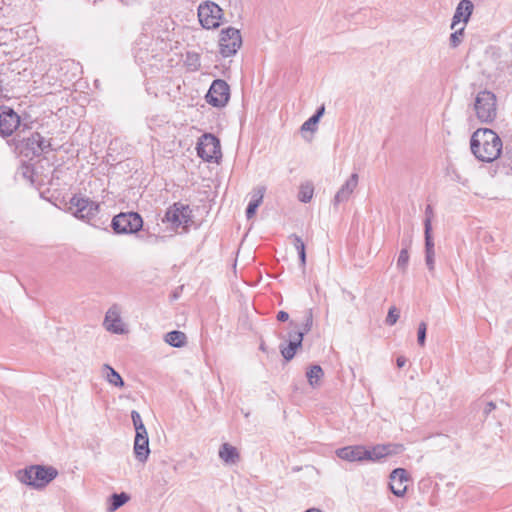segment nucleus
I'll return each instance as SVG.
<instances>
[{"label":"nucleus","mask_w":512,"mask_h":512,"mask_svg":"<svg viewBox=\"0 0 512 512\" xmlns=\"http://www.w3.org/2000/svg\"><path fill=\"white\" fill-rule=\"evenodd\" d=\"M471 151L482 162H493L502 151V140L492 129L479 128L471 136Z\"/></svg>","instance_id":"1"},{"label":"nucleus","mask_w":512,"mask_h":512,"mask_svg":"<svg viewBox=\"0 0 512 512\" xmlns=\"http://www.w3.org/2000/svg\"><path fill=\"white\" fill-rule=\"evenodd\" d=\"M57 475V469L52 466L31 465L18 471L17 478L23 484L35 489H42L53 481Z\"/></svg>","instance_id":"2"},{"label":"nucleus","mask_w":512,"mask_h":512,"mask_svg":"<svg viewBox=\"0 0 512 512\" xmlns=\"http://www.w3.org/2000/svg\"><path fill=\"white\" fill-rule=\"evenodd\" d=\"M474 109L480 122H493L497 116L496 96L494 93L487 90L480 91L475 98Z\"/></svg>","instance_id":"3"},{"label":"nucleus","mask_w":512,"mask_h":512,"mask_svg":"<svg viewBox=\"0 0 512 512\" xmlns=\"http://www.w3.org/2000/svg\"><path fill=\"white\" fill-rule=\"evenodd\" d=\"M69 210L75 217L90 222L98 214L99 204L87 197L75 195L69 201Z\"/></svg>","instance_id":"4"},{"label":"nucleus","mask_w":512,"mask_h":512,"mask_svg":"<svg viewBox=\"0 0 512 512\" xmlns=\"http://www.w3.org/2000/svg\"><path fill=\"white\" fill-rule=\"evenodd\" d=\"M111 226L117 234H134L142 228L143 220L136 212L120 213L113 217Z\"/></svg>","instance_id":"5"},{"label":"nucleus","mask_w":512,"mask_h":512,"mask_svg":"<svg viewBox=\"0 0 512 512\" xmlns=\"http://www.w3.org/2000/svg\"><path fill=\"white\" fill-rule=\"evenodd\" d=\"M196 149L198 156L207 162L217 161L222 156L219 139L210 133L201 136Z\"/></svg>","instance_id":"6"},{"label":"nucleus","mask_w":512,"mask_h":512,"mask_svg":"<svg viewBox=\"0 0 512 512\" xmlns=\"http://www.w3.org/2000/svg\"><path fill=\"white\" fill-rule=\"evenodd\" d=\"M242 45L240 31L233 27L223 29L220 33L219 48L223 57H230L237 53Z\"/></svg>","instance_id":"7"},{"label":"nucleus","mask_w":512,"mask_h":512,"mask_svg":"<svg viewBox=\"0 0 512 512\" xmlns=\"http://www.w3.org/2000/svg\"><path fill=\"white\" fill-rule=\"evenodd\" d=\"M198 18L204 28H217L222 18V9L216 3L207 1L199 5Z\"/></svg>","instance_id":"8"},{"label":"nucleus","mask_w":512,"mask_h":512,"mask_svg":"<svg viewBox=\"0 0 512 512\" xmlns=\"http://www.w3.org/2000/svg\"><path fill=\"white\" fill-rule=\"evenodd\" d=\"M191 213L192 211L188 205L174 203L167 209L163 222L170 223L174 229L180 226L186 227L191 222Z\"/></svg>","instance_id":"9"},{"label":"nucleus","mask_w":512,"mask_h":512,"mask_svg":"<svg viewBox=\"0 0 512 512\" xmlns=\"http://www.w3.org/2000/svg\"><path fill=\"white\" fill-rule=\"evenodd\" d=\"M230 97L229 85L221 79L214 80L206 94V101L214 107H224Z\"/></svg>","instance_id":"10"},{"label":"nucleus","mask_w":512,"mask_h":512,"mask_svg":"<svg viewBox=\"0 0 512 512\" xmlns=\"http://www.w3.org/2000/svg\"><path fill=\"white\" fill-rule=\"evenodd\" d=\"M404 451L402 444H377L371 449L365 447V461L378 462L385 457L397 455Z\"/></svg>","instance_id":"11"},{"label":"nucleus","mask_w":512,"mask_h":512,"mask_svg":"<svg viewBox=\"0 0 512 512\" xmlns=\"http://www.w3.org/2000/svg\"><path fill=\"white\" fill-rule=\"evenodd\" d=\"M19 125L20 116L11 107L0 106V135L11 136Z\"/></svg>","instance_id":"12"},{"label":"nucleus","mask_w":512,"mask_h":512,"mask_svg":"<svg viewBox=\"0 0 512 512\" xmlns=\"http://www.w3.org/2000/svg\"><path fill=\"white\" fill-rule=\"evenodd\" d=\"M103 325L107 331L114 334H124L127 332L125 324L121 319V309L116 304L107 310Z\"/></svg>","instance_id":"13"},{"label":"nucleus","mask_w":512,"mask_h":512,"mask_svg":"<svg viewBox=\"0 0 512 512\" xmlns=\"http://www.w3.org/2000/svg\"><path fill=\"white\" fill-rule=\"evenodd\" d=\"M408 481L407 471L403 468H396L390 474L389 487L391 492L397 496L402 497L407 491V485L405 482Z\"/></svg>","instance_id":"14"},{"label":"nucleus","mask_w":512,"mask_h":512,"mask_svg":"<svg viewBox=\"0 0 512 512\" xmlns=\"http://www.w3.org/2000/svg\"><path fill=\"white\" fill-rule=\"evenodd\" d=\"M359 176L357 173H353L346 182L341 186V188L337 191L336 195L333 199V205L338 206L340 203L346 202L349 200L351 194L354 192L358 185Z\"/></svg>","instance_id":"15"},{"label":"nucleus","mask_w":512,"mask_h":512,"mask_svg":"<svg viewBox=\"0 0 512 512\" xmlns=\"http://www.w3.org/2000/svg\"><path fill=\"white\" fill-rule=\"evenodd\" d=\"M336 455L348 462H362L365 461V446L352 445L342 447L336 450Z\"/></svg>","instance_id":"16"},{"label":"nucleus","mask_w":512,"mask_h":512,"mask_svg":"<svg viewBox=\"0 0 512 512\" xmlns=\"http://www.w3.org/2000/svg\"><path fill=\"white\" fill-rule=\"evenodd\" d=\"M473 8V3L470 0H461L453 15L451 29H455L461 21L466 24L470 19Z\"/></svg>","instance_id":"17"},{"label":"nucleus","mask_w":512,"mask_h":512,"mask_svg":"<svg viewBox=\"0 0 512 512\" xmlns=\"http://www.w3.org/2000/svg\"><path fill=\"white\" fill-rule=\"evenodd\" d=\"M133 449L136 459L141 463H145L150 454L148 434L135 435Z\"/></svg>","instance_id":"18"},{"label":"nucleus","mask_w":512,"mask_h":512,"mask_svg":"<svg viewBox=\"0 0 512 512\" xmlns=\"http://www.w3.org/2000/svg\"><path fill=\"white\" fill-rule=\"evenodd\" d=\"M26 146L32 150L34 155H40L48 151L51 144L50 141L46 140L40 133L35 132L26 139Z\"/></svg>","instance_id":"19"},{"label":"nucleus","mask_w":512,"mask_h":512,"mask_svg":"<svg viewBox=\"0 0 512 512\" xmlns=\"http://www.w3.org/2000/svg\"><path fill=\"white\" fill-rule=\"evenodd\" d=\"M265 186H257L251 192V200L246 209V216L248 219L252 218L257 208L261 205L265 194Z\"/></svg>","instance_id":"20"},{"label":"nucleus","mask_w":512,"mask_h":512,"mask_svg":"<svg viewBox=\"0 0 512 512\" xmlns=\"http://www.w3.org/2000/svg\"><path fill=\"white\" fill-rule=\"evenodd\" d=\"M219 457L225 464H235L239 461L240 455L234 446L224 443L219 449Z\"/></svg>","instance_id":"21"},{"label":"nucleus","mask_w":512,"mask_h":512,"mask_svg":"<svg viewBox=\"0 0 512 512\" xmlns=\"http://www.w3.org/2000/svg\"><path fill=\"white\" fill-rule=\"evenodd\" d=\"M102 377L111 385L122 388L124 381L120 374L108 364H104L101 369Z\"/></svg>","instance_id":"22"},{"label":"nucleus","mask_w":512,"mask_h":512,"mask_svg":"<svg viewBox=\"0 0 512 512\" xmlns=\"http://www.w3.org/2000/svg\"><path fill=\"white\" fill-rule=\"evenodd\" d=\"M187 337L181 331H171L165 335V342L173 347L180 348L186 344Z\"/></svg>","instance_id":"23"},{"label":"nucleus","mask_w":512,"mask_h":512,"mask_svg":"<svg viewBox=\"0 0 512 512\" xmlns=\"http://www.w3.org/2000/svg\"><path fill=\"white\" fill-rule=\"evenodd\" d=\"M324 376L323 369L319 365H312L306 372L309 384L315 388L320 385V381Z\"/></svg>","instance_id":"24"},{"label":"nucleus","mask_w":512,"mask_h":512,"mask_svg":"<svg viewBox=\"0 0 512 512\" xmlns=\"http://www.w3.org/2000/svg\"><path fill=\"white\" fill-rule=\"evenodd\" d=\"M130 499L129 495L125 492L122 493H114L110 497V504L107 508L108 512H114L117 509H119L121 506H123L126 502H128Z\"/></svg>","instance_id":"25"},{"label":"nucleus","mask_w":512,"mask_h":512,"mask_svg":"<svg viewBox=\"0 0 512 512\" xmlns=\"http://www.w3.org/2000/svg\"><path fill=\"white\" fill-rule=\"evenodd\" d=\"M302 346V344H300L299 342H288L286 345L285 344H281L280 345V352H281V355L283 356V358L286 360V361H290L294 358L296 352H297V349L300 348Z\"/></svg>","instance_id":"26"},{"label":"nucleus","mask_w":512,"mask_h":512,"mask_svg":"<svg viewBox=\"0 0 512 512\" xmlns=\"http://www.w3.org/2000/svg\"><path fill=\"white\" fill-rule=\"evenodd\" d=\"M324 113V107L322 106L317 110V112L311 116L307 121H305L302 126V131H314L316 124L319 122L321 116Z\"/></svg>","instance_id":"27"},{"label":"nucleus","mask_w":512,"mask_h":512,"mask_svg":"<svg viewBox=\"0 0 512 512\" xmlns=\"http://www.w3.org/2000/svg\"><path fill=\"white\" fill-rule=\"evenodd\" d=\"M314 193V188L311 184H303L300 187V191L298 194V198L303 203H308L311 201Z\"/></svg>","instance_id":"28"},{"label":"nucleus","mask_w":512,"mask_h":512,"mask_svg":"<svg viewBox=\"0 0 512 512\" xmlns=\"http://www.w3.org/2000/svg\"><path fill=\"white\" fill-rule=\"evenodd\" d=\"M409 243L405 244V247L400 251L398 259H397V267L402 272H405L409 262V252H408Z\"/></svg>","instance_id":"29"},{"label":"nucleus","mask_w":512,"mask_h":512,"mask_svg":"<svg viewBox=\"0 0 512 512\" xmlns=\"http://www.w3.org/2000/svg\"><path fill=\"white\" fill-rule=\"evenodd\" d=\"M131 418H132V422H133V425H134V428L136 431V435L148 434L147 430L142 422L141 416L136 410H133L131 412Z\"/></svg>","instance_id":"30"},{"label":"nucleus","mask_w":512,"mask_h":512,"mask_svg":"<svg viewBox=\"0 0 512 512\" xmlns=\"http://www.w3.org/2000/svg\"><path fill=\"white\" fill-rule=\"evenodd\" d=\"M432 227H429V223H427V229H424L425 235V253H435L434 251V241L431 235Z\"/></svg>","instance_id":"31"},{"label":"nucleus","mask_w":512,"mask_h":512,"mask_svg":"<svg viewBox=\"0 0 512 512\" xmlns=\"http://www.w3.org/2000/svg\"><path fill=\"white\" fill-rule=\"evenodd\" d=\"M313 326V312L312 309H307L304 314V321L302 323V328L300 331L303 333H307L312 329Z\"/></svg>","instance_id":"32"},{"label":"nucleus","mask_w":512,"mask_h":512,"mask_svg":"<svg viewBox=\"0 0 512 512\" xmlns=\"http://www.w3.org/2000/svg\"><path fill=\"white\" fill-rule=\"evenodd\" d=\"M464 28L465 27L462 26L460 28L456 27L455 29H453L454 32L450 35V44L452 47H457L461 43Z\"/></svg>","instance_id":"33"},{"label":"nucleus","mask_w":512,"mask_h":512,"mask_svg":"<svg viewBox=\"0 0 512 512\" xmlns=\"http://www.w3.org/2000/svg\"><path fill=\"white\" fill-rule=\"evenodd\" d=\"M399 316H400L399 310L395 306H392V307H390V309L388 311L387 317L385 319V323L389 326H393L398 321Z\"/></svg>","instance_id":"34"},{"label":"nucleus","mask_w":512,"mask_h":512,"mask_svg":"<svg viewBox=\"0 0 512 512\" xmlns=\"http://www.w3.org/2000/svg\"><path fill=\"white\" fill-rule=\"evenodd\" d=\"M427 325L425 322H421L418 326L417 342L420 346L425 345Z\"/></svg>","instance_id":"35"},{"label":"nucleus","mask_w":512,"mask_h":512,"mask_svg":"<svg viewBox=\"0 0 512 512\" xmlns=\"http://www.w3.org/2000/svg\"><path fill=\"white\" fill-rule=\"evenodd\" d=\"M187 64L191 70H197L200 67L199 56L197 54H187Z\"/></svg>","instance_id":"36"},{"label":"nucleus","mask_w":512,"mask_h":512,"mask_svg":"<svg viewBox=\"0 0 512 512\" xmlns=\"http://www.w3.org/2000/svg\"><path fill=\"white\" fill-rule=\"evenodd\" d=\"M303 337H304L303 331H300V330L290 331L288 333L287 342H290V341L291 342H299L300 344H302Z\"/></svg>","instance_id":"37"},{"label":"nucleus","mask_w":512,"mask_h":512,"mask_svg":"<svg viewBox=\"0 0 512 512\" xmlns=\"http://www.w3.org/2000/svg\"><path fill=\"white\" fill-rule=\"evenodd\" d=\"M291 238L293 239V245L298 254L302 251H305V244L299 236L293 234L291 235Z\"/></svg>","instance_id":"38"},{"label":"nucleus","mask_w":512,"mask_h":512,"mask_svg":"<svg viewBox=\"0 0 512 512\" xmlns=\"http://www.w3.org/2000/svg\"><path fill=\"white\" fill-rule=\"evenodd\" d=\"M432 218H433V209H432L431 205H427L426 209H425L424 229H427V223H429V227H432L431 226Z\"/></svg>","instance_id":"39"},{"label":"nucleus","mask_w":512,"mask_h":512,"mask_svg":"<svg viewBox=\"0 0 512 512\" xmlns=\"http://www.w3.org/2000/svg\"><path fill=\"white\" fill-rule=\"evenodd\" d=\"M425 262L429 271H434L435 268V253H425Z\"/></svg>","instance_id":"40"},{"label":"nucleus","mask_w":512,"mask_h":512,"mask_svg":"<svg viewBox=\"0 0 512 512\" xmlns=\"http://www.w3.org/2000/svg\"><path fill=\"white\" fill-rule=\"evenodd\" d=\"M289 319V314L285 311H279L277 314V320L278 321H287Z\"/></svg>","instance_id":"41"},{"label":"nucleus","mask_w":512,"mask_h":512,"mask_svg":"<svg viewBox=\"0 0 512 512\" xmlns=\"http://www.w3.org/2000/svg\"><path fill=\"white\" fill-rule=\"evenodd\" d=\"M495 404L493 402H488L484 408V413L489 414L495 409Z\"/></svg>","instance_id":"42"},{"label":"nucleus","mask_w":512,"mask_h":512,"mask_svg":"<svg viewBox=\"0 0 512 512\" xmlns=\"http://www.w3.org/2000/svg\"><path fill=\"white\" fill-rule=\"evenodd\" d=\"M406 362H407V360H406V358H405L404 356H399V357L397 358V360H396L397 366H398L399 368L404 367V366H405V364H406Z\"/></svg>","instance_id":"43"},{"label":"nucleus","mask_w":512,"mask_h":512,"mask_svg":"<svg viewBox=\"0 0 512 512\" xmlns=\"http://www.w3.org/2000/svg\"><path fill=\"white\" fill-rule=\"evenodd\" d=\"M298 255H299V259H300L301 265L305 266V263H306V252L302 251Z\"/></svg>","instance_id":"44"},{"label":"nucleus","mask_w":512,"mask_h":512,"mask_svg":"<svg viewBox=\"0 0 512 512\" xmlns=\"http://www.w3.org/2000/svg\"><path fill=\"white\" fill-rule=\"evenodd\" d=\"M305 512H322V511L317 508H311V509L306 510Z\"/></svg>","instance_id":"45"}]
</instances>
